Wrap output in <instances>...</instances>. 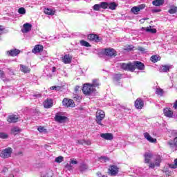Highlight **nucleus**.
Returning <instances> with one entry per match:
<instances>
[{
	"label": "nucleus",
	"mask_w": 177,
	"mask_h": 177,
	"mask_svg": "<svg viewBox=\"0 0 177 177\" xmlns=\"http://www.w3.org/2000/svg\"><path fill=\"white\" fill-rule=\"evenodd\" d=\"M55 121L59 122L60 124H63V122H66V120H67V117L61 115L60 113H57L55 117Z\"/></svg>",
	"instance_id": "9"
},
{
	"label": "nucleus",
	"mask_w": 177,
	"mask_h": 177,
	"mask_svg": "<svg viewBox=\"0 0 177 177\" xmlns=\"http://www.w3.org/2000/svg\"><path fill=\"white\" fill-rule=\"evenodd\" d=\"M19 53H20V50L19 49H16V48H13L11 49L10 50L7 51V55L8 56H17V55H19Z\"/></svg>",
	"instance_id": "14"
},
{
	"label": "nucleus",
	"mask_w": 177,
	"mask_h": 177,
	"mask_svg": "<svg viewBox=\"0 0 177 177\" xmlns=\"http://www.w3.org/2000/svg\"><path fill=\"white\" fill-rule=\"evenodd\" d=\"M146 31L147 32H151L152 34H156V32H157V30L156 28H151V26L147 28Z\"/></svg>",
	"instance_id": "37"
},
{
	"label": "nucleus",
	"mask_w": 177,
	"mask_h": 177,
	"mask_svg": "<svg viewBox=\"0 0 177 177\" xmlns=\"http://www.w3.org/2000/svg\"><path fill=\"white\" fill-rule=\"evenodd\" d=\"M62 104L65 107H75V104L73 100H68L67 98H64L62 101Z\"/></svg>",
	"instance_id": "5"
},
{
	"label": "nucleus",
	"mask_w": 177,
	"mask_h": 177,
	"mask_svg": "<svg viewBox=\"0 0 177 177\" xmlns=\"http://www.w3.org/2000/svg\"><path fill=\"white\" fill-rule=\"evenodd\" d=\"M160 60V56L158 55H152L151 57V61L153 62V63H157Z\"/></svg>",
	"instance_id": "32"
},
{
	"label": "nucleus",
	"mask_w": 177,
	"mask_h": 177,
	"mask_svg": "<svg viewBox=\"0 0 177 177\" xmlns=\"http://www.w3.org/2000/svg\"><path fill=\"white\" fill-rule=\"evenodd\" d=\"M55 12L56 11L53 9H50V8L44 9V13L46 15H48L49 16H53V15H55Z\"/></svg>",
	"instance_id": "27"
},
{
	"label": "nucleus",
	"mask_w": 177,
	"mask_h": 177,
	"mask_svg": "<svg viewBox=\"0 0 177 177\" xmlns=\"http://www.w3.org/2000/svg\"><path fill=\"white\" fill-rule=\"evenodd\" d=\"M88 39L90 41H94L95 42H100V37L97 35L90 34L88 35Z\"/></svg>",
	"instance_id": "13"
},
{
	"label": "nucleus",
	"mask_w": 177,
	"mask_h": 177,
	"mask_svg": "<svg viewBox=\"0 0 177 177\" xmlns=\"http://www.w3.org/2000/svg\"><path fill=\"white\" fill-rule=\"evenodd\" d=\"M100 136L101 138H102V139H104L105 140H113V139H114L113 133H101Z\"/></svg>",
	"instance_id": "12"
},
{
	"label": "nucleus",
	"mask_w": 177,
	"mask_h": 177,
	"mask_svg": "<svg viewBox=\"0 0 177 177\" xmlns=\"http://www.w3.org/2000/svg\"><path fill=\"white\" fill-rule=\"evenodd\" d=\"M78 164V162L74 159H71V165Z\"/></svg>",
	"instance_id": "49"
},
{
	"label": "nucleus",
	"mask_w": 177,
	"mask_h": 177,
	"mask_svg": "<svg viewBox=\"0 0 177 177\" xmlns=\"http://www.w3.org/2000/svg\"><path fill=\"white\" fill-rule=\"evenodd\" d=\"M63 160H64L63 156H58L55 158V162L60 164V162H63Z\"/></svg>",
	"instance_id": "39"
},
{
	"label": "nucleus",
	"mask_w": 177,
	"mask_h": 177,
	"mask_svg": "<svg viewBox=\"0 0 177 177\" xmlns=\"http://www.w3.org/2000/svg\"><path fill=\"white\" fill-rule=\"evenodd\" d=\"M44 50V46L41 45H36L32 50V53H39Z\"/></svg>",
	"instance_id": "19"
},
{
	"label": "nucleus",
	"mask_w": 177,
	"mask_h": 177,
	"mask_svg": "<svg viewBox=\"0 0 177 177\" xmlns=\"http://www.w3.org/2000/svg\"><path fill=\"white\" fill-rule=\"evenodd\" d=\"M91 141H88L87 142V145L89 146V145H91Z\"/></svg>",
	"instance_id": "57"
},
{
	"label": "nucleus",
	"mask_w": 177,
	"mask_h": 177,
	"mask_svg": "<svg viewBox=\"0 0 177 177\" xmlns=\"http://www.w3.org/2000/svg\"><path fill=\"white\" fill-rule=\"evenodd\" d=\"M108 8L109 9H111V10H115V8H117V4L115 3H108Z\"/></svg>",
	"instance_id": "30"
},
{
	"label": "nucleus",
	"mask_w": 177,
	"mask_h": 177,
	"mask_svg": "<svg viewBox=\"0 0 177 177\" xmlns=\"http://www.w3.org/2000/svg\"><path fill=\"white\" fill-rule=\"evenodd\" d=\"M9 177H15V176L13 174H11Z\"/></svg>",
	"instance_id": "60"
},
{
	"label": "nucleus",
	"mask_w": 177,
	"mask_h": 177,
	"mask_svg": "<svg viewBox=\"0 0 177 177\" xmlns=\"http://www.w3.org/2000/svg\"><path fill=\"white\" fill-rule=\"evenodd\" d=\"M174 109H177V101L174 103V105L173 106Z\"/></svg>",
	"instance_id": "52"
},
{
	"label": "nucleus",
	"mask_w": 177,
	"mask_h": 177,
	"mask_svg": "<svg viewBox=\"0 0 177 177\" xmlns=\"http://www.w3.org/2000/svg\"><path fill=\"white\" fill-rule=\"evenodd\" d=\"M6 171H8V169H6V168H4V169H3V172H6Z\"/></svg>",
	"instance_id": "55"
},
{
	"label": "nucleus",
	"mask_w": 177,
	"mask_h": 177,
	"mask_svg": "<svg viewBox=\"0 0 177 177\" xmlns=\"http://www.w3.org/2000/svg\"><path fill=\"white\" fill-rule=\"evenodd\" d=\"M151 158H153V153H151L150 152L145 153V162L146 163L150 162V160H151Z\"/></svg>",
	"instance_id": "22"
},
{
	"label": "nucleus",
	"mask_w": 177,
	"mask_h": 177,
	"mask_svg": "<svg viewBox=\"0 0 177 177\" xmlns=\"http://www.w3.org/2000/svg\"><path fill=\"white\" fill-rule=\"evenodd\" d=\"M93 10H95V11L100 10V9H102L101 6H100V3L94 5L93 7Z\"/></svg>",
	"instance_id": "40"
},
{
	"label": "nucleus",
	"mask_w": 177,
	"mask_h": 177,
	"mask_svg": "<svg viewBox=\"0 0 177 177\" xmlns=\"http://www.w3.org/2000/svg\"><path fill=\"white\" fill-rule=\"evenodd\" d=\"M133 49V46H129V48H125L126 50H132Z\"/></svg>",
	"instance_id": "51"
},
{
	"label": "nucleus",
	"mask_w": 177,
	"mask_h": 177,
	"mask_svg": "<svg viewBox=\"0 0 177 177\" xmlns=\"http://www.w3.org/2000/svg\"><path fill=\"white\" fill-rule=\"evenodd\" d=\"M163 114L165 117H168L169 118H171L172 115H174V111L171 110L170 108H165L163 110Z\"/></svg>",
	"instance_id": "15"
},
{
	"label": "nucleus",
	"mask_w": 177,
	"mask_h": 177,
	"mask_svg": "<svg viewBox=\"0 0 177 177\" xmlns=\"http://www.w3.org/2000/svg\"><path fill=\"white\" fill-rule=\"evenodd\" d=\"M37 131H39V132H46V130L44 128V127H39L37 129Z\"/></svg>",
	"instance_id": "46"
},
{
	"label": "nucleus",
	"mask_w": 177,
	"mask_h": 177,
	"mask_svg": "<svg viewBox=\"0 0 177 177\" xmlns=\"http://www.w3.org/2000/svg\"><path fill=\"white\" fill-rule=\"evenodd\" d=\"M171 68H174L172 65H162L159 68L160 73H167L171 70Z\"/></svg>",
	"instance_id": "11"
},
{
	"label": "nucleus",
	"mask_w": 177,
	"mask_h": 177,
	"mask_svg": "<svg viewBox=\"0 0 177 177\" xmlns=\"http://www.w3.org/2000/svg\"><path fill=\"white\" fill-rule=\"evenodd\" d=\"M101 177H107L106 175H102Z\"/></svg>",
	"instance_id": "61"
},
{
	"label": "nucleus",
	"mask_w": 177,
	"mask_h": 177,
	"mask_svg": "<svg viewBox=\"0 0 177 177\" xmlns=\"http://www.w3.org/2000/svg\"><path fill=\"white\" fill-rule=\"evenodd\" d=\"M80 45L82 46H86V48L91 47V44L88 41H86L85 40H81L80 41Z\"/></svg>",
	"instance_id": "31"
},
{
	"label": "nucleus",
	"mask_w": 177,
	"mask_h": 177,
	"mask_svg": "<svg viewBox=\"0 0 177 177\" xmlns=\"http://www.w3.org/2000/svg\"><path fill=\"white\" fill-rule=\"evenodd\" d=\"M82 91L84 95H91L95 91V88H93V86L91 84L86 83L84 84Z\"/></svg>",
	"instance_id": "3"
},
{
	"label": "nucleus",
	"mask_w": 177,
	"mask_h": 177,
	"mask_svg": "<svg viewBox=\"0 0 177 177\" xmlns=\"http://www.w3.org/2000/svg\"><path fill=\"white\" fill-rule=\"evenodd\" d=\"M154 12H161V10H155Z\"/></svg>",
	"instance_id": "56"
},
{
	"label": "nucleus",
	"mask_w": 177,
	"mask_h": 177,
	"mask_svg": "<svg viewBox=\"0 0 177 177\" xmlns=\"http://www.w3.org/2000/svg\"><path fill=\"white\" fill-rule=\"evenodd\" d=\"M86 2H89V1H91V0H86Z\"/></svg>",
	"instance_id": "62"
},
{
	"label": "nucleus",
	"mask_w": 177,
	"mask_h": 177,
	"mask_svg": "<svg viewBox=\"0 0 177 177\" xmlns=\"http://www.w3.org/2000/svg\"><path fill=\"white\" fill-rule=\"evenodd\" d=\"M171 168H177V159L174 160V165L171 166Z\"/></svg>",
	"instance_id": "50"
},
{
	"label": "nucleus",
	"mask_w": 177,
	"mask_h": 177,
	"mask_svg": "<svg viewBox=\"0 0 177 177\" xmlns=\"http://www.w3.org/2000/svg\"><path fill=\"white\" fill-rule=\"evenodd\" d=\"M12 151H13L12 148H6L0 152V157H1V158H9V157L12 156Z\"/></svg>",
	"instance_id": "4"
},
{
	"label": "nucleus",
	"mask_w": 177,
	"mask_h": 177,
	"mask_svg": "<svg viewBox=\"0 0 177 177\" xmlns=\"http://www.w3.org/2000/svg\"><path fill=\"white\" fill-rule=\"evenodd\" d=\"M53 172H52V171H48L43 176V177H53Z\"/></svg>",
	"instance_id": "42"
},
{
	"label": "nucleus",
	"mask_w": 177,
	"mask_h": 177,
	"mask_svg": "<svg viewBox=\"0 0 177 177\" xmlns=\"http://www.w3.org/2000/svg\"><path fill=\"white\" fill-rule=\"evenodd\" d=\"M164 0H153L152 5H153V6H161V5H164Z\"/></svg>",
	"instance_id": "26"
},
{
	"label": "nucleus",
	"mask_w": 177,
	"mask_h": 177,
	"mask_svg": "<svg viewBox=\"0 0 177 177\" xmlns=\"http://www.w3.org/2000/svg\"><path fill=\"white\" fill-rule=\"evenodd\" d=\"M156 93L158 95V96H162L164 95V90H162L160 87H157L156 90Z\"/></svg>",
	"instance_id": "28"
},
{
	"label": "nucleus",
	"mask_w": 177,
	"mask_h": 177,
	"mask_svg": "<svg viewBox=\"0 0 177 177\" xmlns=\"http://www.w3.org/2000/svg\"><path fill=\"white\" fill-rule=\"evenodd\" d=\"M106 118V113L102 110L98 109L95 114V121L98 125L101 127H104V124L102 122L104 118Z\"/></svg>",
	"instance_id": "2"
},
{
	"label": "nucleus",
	"mask_w": 177,
	"mask_h": 177,
	"mask_svg": "<svg viewBox=\"0 0 177 177\" xmlns=\"http://www.w3.org/2000/svg\"><path fill=\"white\" fill-rule=\"evenodd\" d=\"M138 50H139L140 52H141L142 53H147V50H146L145 48L143 47H138Z\"/></svg>",
	"instance_id": "44"
},
{
	"label": "nucleus",
	"mask_w": 177,
	"mask_h": 177,
	"mask_svg": "<svg viewBox=\"0 0 177 177\" xmlns=\"http://www.w3.org/2000/svg\"><path fill=\"white\" fill-rule=\"evenodd\" d=\"M121 68L126 71L133 72L134 70H145V64L143 63L136 61L129 64H121Z\"/></svg>",
	"instance_id": "1"
},
{
	"label": "nucleus",
	"mask_w": 177,
	"mask_h": 177,
	"mask_svg": "<svg viewBox=\"0 0 177 177\" xmlns=\"http://www.w3.org/2000/svg\"><path fill=\"white\" fill-rule=\"evenodd\" d=\"M85 169H88V166L86 165H82L80 166V171H85Z\"/></svg>",
	"instance_id": "47"
},
{
	"label": "nucleus",
	"mask_w": 177,
	"mask_h": 177,
	"mask_svg": "<svg viewBox=\"0 0 177 177\" xmlns=\"http://www.w3.org/2000/svg\"><path fill=\"white\" fill-rule=\"evenodd\" d=\"M168 145L170 146V147H174V146H177V137L174 138V141H169L168 142Z\"/></svg>",
	"instance_id": "29"
},
{
	"label": "nucleus",
	"mask_w": 177,
	"mask_h": 177,
	"mask_svg": "<svg viewBox=\"0 0 177 177\" xmlns=\"http://www.w3.org/2000/svg\"><path fill=\"white\" fill-rule=\"evenodd\" d=\"M66 168H70V165H67Z\"/></svg>",
	"instance_id": "59"
},
{
	"label": "nucleus",
	"mask_w": 177,
	"mask_h": 177,
	"mask_svg": "<svg viewBox=\"0 0 177 177\" xmlns=\"http://www.w3.org/2000/svg\"><path fill=\"white\" fill-rule=\"evenodd\" d=\"M44 106L45 109H50V107H52L53 106V100H46L44 102Z\"/></svg>",
	"instance_id": "23"
},
{
	"label": "nucleus",
	"mask_w": 177,
	"mask_h": 177,
	"mask_svg": "<svg viewBox=\"0 0 177 177\" xmlns=\"http://www.w3.org/2000/svg\"><path fill=\"white\" fill-rule=\"evenodd\" d=\"M121 77H122L121 74H115L114 75V80H115V81H118L121 80Z\"/></svg>",
	"instance_id": "45"
},
{
	"label": "nucleus",
	"mask_w": 177,
	"mask_h": 177,
	"mask_svg": "<svg viewBox=\"0 0 177 177\" xmlns=\"http://www.w3.org/2000/svg\"><path fill=\"white\" fill-rule=\"evenodd\" d=\"M17 120H19V116L16 115H11L8 117L7 121L8 122H17Z\"/></svg>",
	"instance_id": "18"
},
{
	"label": "nucleus",
	"mask_w": 177,
	"mask_h": 177,
	"mask_svg": "<svg viewBox=\"0 0 177 177\" xmlns=\"http://www.w3.org/2000/svg\"><path fill=\"white\" fill-rule=\"evenodd\" d=\"M161 162V157L157 156L155 160V163H151L149 165V168H154L155 167H160V164Z\"/></svg>",
	"instance_id": "16"
},
{
	"label": "nucleus",
	"mask_w": 177,
	"mask_h": 177,
	"mask_svg": "<svg viewBox=\"0 0 177 177\" xmlns=\"http://www.w3.org/2000/svg\"><path fill=\"white\" fill-rule=\"evenodd\" d=\"M50 89L53 90V91H57V89H60V87L59 86H51L50 88Z\"/></svg>",
	"instance_id": "48"
},
{
	"label": "nucleus",
	"mask_w": 177,
	"mask_h": 177,
	"mask_svg": "<svg viewBox=\"0 0 177 177\" xmlns=\"http://www.w3.org/2000/svg\"><path fill=\"white\" fill-rule=\"evenodd\" d=\"M176 12H177V7L176 6H172L169 10V13H170V15H174V14L176 13Z\"/></svg>",
	"instance_id": "35"
},
{
	"label": "nucleus",
	"mask_w": 177,
	"mask_h": 177,
	"mask_svg": "<svg viewBox=\"0 0 177 177\" xmlns=\"http://www.w3.org/2000/svg\"><path fill=\"white\" fill-rule=\"evenodd\" d=\"M62 62L64 64H70L71 63V57L70 55H65L62 57Z\"/></svg>",
	"instance_id": "20"
},
{
	"label": "nucleus",
	"mask_w": 177,
	"mask_h": 177,
	"mask_svg": "<svg viewBox=\"0 0 177 177\" xmlns=\"http://www.w3.org/2000/svg\"><path fill=\"white\" fill-rule=\"evenodd\" d=\"M97 176H99V177H101V176H102V174H100V173H97Z\"/></svg>",
	"instance_id": "54"
},
{
	"label": "nucleus",
	"mask_w": 177,
	"mask_h": 177,
	"mask_svg": "<svg viewBox=\"0 0 177 177\" xmlns=\"http://www.w3.org/2000/svg\"><path fill=\"white\" fill-rule=\"evenodd\" d=\"M75 91H78V87H76V88H75Z\"/></svg>",
	"instance_id": "58"
},
{
	"label": "nucleus",
	"mask_w": 177,
	"mask_h": 177,
	"mask_svg": "<svg viewBox=\"0 0 177 177\" xmlns=\"http://www.w3.org/2000/svg\"><path fill=\"white\" fill-rule=\"evenodd\" d=\"M101 9H109V3L107 2H101L100 3Z\"/></svg>",
	"instance_id": "34"
},
{
	"label": "nucleus",
	"mask_w": 177,
	"mask_h": 177,
	"mask_svg": "<svg viewBox=\"0 0 177 177\" xmlns=\"http://www.w3.org/2000/svg\"><path fill=\"white\" fill-rule=\"evenodd\" d=\"M100 161L101 162H106V161H109V158H107L106 156H101L100 158Z\"/></svg>",
	"instance_id": "43"
},
{
	"label": "nucleus",
	"mask_w": 177,
	"mask_h": 177,
	"mask_svg": "<svg viewBox=\"0 0 177 177\" xmlns=\"http://www.w3.org/2000/svg\"><path fill=\"white\" fill-rule=\"evenodd\" d=\"M18 13H19V15H26V8H19Z\"/></svg>",
	"instance_id": "41"
},
{
	"label": "nucleus",
	"mask_w": 177,
	"mask_h": 177,
	"mask_svg": "<svg viewBox=\"0 0 177 177\" xmlns=\"http://www.w3.org/2000/svg\"><path fill=\"white\" fill-rule=\"evenodd\" d=\"M0 78H1L4 82H9V81H12V79L6 77L5 73H3L2 71H0Z\"/></svg>",
	"instance_id": "24"
},
{
	"label": "nucleus",
	"mask_w": 177,
	"mask_h": 177,
	"mask_svg": "<svg viewBox=\"0 0 177 177\" xmlns=\"http://www.w3.org/2000/svg\"><path fill=\"white\" fill-rule=\"evenodd\" d=\"M12 132H13L14 135H17V132H21V129H20V128H19L18 127H15L12 129Z\"/></svg>",
	"instance_id": "36"
},
{
	"label": "nucleus",
	"mask_w": 177,
	"mask_h": 177,
	"mask_svg": "<svg viewBox=\"0 0 177 177\" xmlns=\"http://www.w3.org/2000/svg\"><path fill=\"white\" fill-rule=\"evenodd\" d=\"M20 70L22 73H24V74H27V73H30V71H31V69H30V68L23 64L20 65Z\"/></svg>",
	"instance_id": "25"
},
{
	"label": "nucleus",
	"mask_w": 177,
	"mask_h": 177,
	"mask_svg": "<svg viewBox=\"0 0 177 177\" xmlns=\"http://www.w3.org/2000/svg\"><path fill=\"white\" fill-rule=\"evenodd\" d=\"M105 53L106 56H110L111 57H112V56H115V50L113 48L106 49Z\"/></svg>",
	"instance_id": "21"
},
{
	"label": "nucleus",
	"mask_w": 177,
	"mask_h": 177,
	"mask_svg": "<svg viewBox=\"0 0 177 177\" xmlns=\"http://www.w3.org/2000/svg\"><path fill=\"white\" fill-rule=\"evenodd\" d=\"M144 138L150 143H157V139L153 138V137L150 136V133L147 132L144 133Z\"/></svg>",
	"instance_id": "10"
},
{
	"label": "nucleus",
	"mask_w": 177,
	"mask_h": 177,
	"mask_svg": "<svg viewBox=\"0 0 177 177\" xmlns=\"http://www.w3.org/2000/svg\"><path fill=\"white\" fill-rule=\"evenodd\" d=\"M145 8H146V6L145 4H141V5L138 6L133 7L131 8V11L134 15H138V13H139V12H140V10H142V9H145Z\"/></svg>",
	"instance_id": "7"
},
{
	"label": "nucleus",
	"mask_w": 177,
	"mask_h": 177,
	"mask_svg": "<svg viewBox=\"0 0 177 177\" xmlns=\"http://www.w3.org/2000/svg\"><path fill=\"white\" fill-rule=\"evenodd\" d=\"M99 85H100V84L99 83V80H93V84H91V86H93V89H95V88H97Z\"/></svg>",
	"instance_id": "33"
},
{
	"label": "nucleus",
	"mask_w": 177,
	"mask_h": 177,
	"mask_svg": "<svg viewBox=\"0 0 177 177\" xmlns=\"http://www.w3.org/2000/svg\"><path fill=\"white\" fill-rule=\"evenodd\" d=\"M9 136L6 133L0 132V139H8Z\"/></svg>",
	"instance_id": "38"
},
{
	"label": "nucleus",
	"mask_w": 177,
	"mask_h": 177,
	"mask_svg": "<svg viewBox=\"0 0 177 177\" xmlns=\"http://www.w3.org/2000/svg\"><path fill=\"white\" fill-rule=\"evenodd\" d=\"M24 28L22 29V32H28L31 31V28H32V25L30 23H26L24 24Z\"/></svg>",
	"instance_id": "17"
},
{
	"label": "nucleus",
	"mask_w": 177,
	"mask_h": 177,
	"mask_svg": "<svg viewBox=\"0 0 177 177\" xmlns=\"http://www.w3.org/2000/svg\"><path fill=\"white\" fill-rule=\"evenodd\" d=\"M108 173L109 175H111V176H115V175L118 174V167H117L115 165L110 166Z\"/></svg>",
	"instance_id": "6"
},
{
	"label": "nucleus",
	"mask_w": 177,
	"mask_h": 177,
	"mask_svg": "<svg viewBox=\"0 0 177 177\" xmlns=\"http://www.w3.org/2000/svg\"><path fill=\"white\" fill-rule=\"evenodd\" d=\"M52 71H53V73H55V71H56V68L55 67H53Z\"/></svg>",
	"instance_id": "53"
},
{
	"label": "nucleus",
	"mask_w": 177,
	"mask_h": 177,
	"mask_svg": "<svg viewBox=\"0 0 177 177\" xmlns=\"http://www.w3.org/2000/svg\"><path fill=\"white\" fill-rule=\"evenodd\" d=\"M143 106H145L143 100L141 98H138L135 102V107H136L138 110H142V109H143Z\"/></svg>",
	"instance_id": "8"
}]
</instances>
